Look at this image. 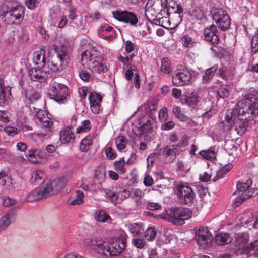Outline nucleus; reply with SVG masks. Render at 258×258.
<instances>
[{"label": "nucleus", "mask_w": 258, "mask_h": 258, "mask_svg": "<svg viewBox=\"0 0 258 258\" xmlns=\"http://www.w3.org/2000/svg\"><path fill=\"white\" fill-rule=\"evenodd\" d=\"M234 113V115H226L224 129L229 131L235 126L237 134L241 136L245 133L248 121L258 115V99L253 94H245L237 103Z\"/></svg>", "instance_id": "obj_1"}, {"label": "nucleus", "mask_w": 258, "mask_h": 258, "mask_svg": "<svg viewBox=\"0 0 258 258\" xmlns=\"http://www.w3.org/2000/svg\"><path fill=\"white\" fill-rule=\"evenodd\" d=\"M89 245L98 253L106 257H113L123 251L126 246V239L120 236L106 242L100 237H95L90 240Z\"/></svg>", "instance_id": "obj_2"}, {"label": "nucleus", "mask_w": 258, "mask_h": 258, "mask_svg": "<svg viewBox=\"0 0 258 258\" xmlns=\"http://www.w3.org/2000/svg\"><path fill=\"white\" fill-rule=\"evenodd\" d=\"M192 212L187 208L175 207L168 209L166 215L161 217L175 225H182L185 221L191 217Z\"/></svg>", "instance_id": "obj_3"}, {"label": "nucleus", "mask_w": 258, "mask_h": 258, "mask_svg": "<svg viewBox=\"0 0 258 258\" xmlns=\"http://www.w3.org/2000/svg\"><path fill=\"white\" fill-rule=\"evenodd\" d=\"M70 51L68 47L61 46L51 61L49 67L54 72H60L68 66L70 60Z\"/></svg>", "instance_id": "obj_4"}, {"label": "nucleus", "mask_w": 258, "mask_h": 258, "mask_svg": "<svg viewBox=\"0 0 258 258\" xmlns=\"http://www.w3.org/2000/svg\"><path fill=\"white\" fill-rule=\"evenodd\" d=\"M48 95L50 99L59 104L64 103L69 95L68 88L63 84L52 82L48 90Z\"/></svg>", "instance_id": "obj_5"}, {"label": "nucleus", "mask_w": 258, "mask_h": 258, "mask_svg": "<svg viewBox=\"0 0 258 258\" xmlns=\"http://www.w3.org/2000/svg\"><path fill=\"white\" fill-rule=\"evenodd\" d=\"M248 242V235L245 233H237L235 237V247L237 252L242 254H248L251 251L255 249L258 246V240L253 243L247 244Z\"/></svg>", "instance_id": "obj_6"}, {"label": "nucleus", "mask_w": 258, "mask_h": 258, "mask_svg": "<svg viewBox=\"0 0 258 258\" xmlns=\"http://www.w3.org/2000/svg\"><path fill=\"white\" fill-rule=\"evenodd\" d=\"M85 47L86 49L81 53V60L82 65L88 68L101 56L100 52L90 43L85 44Z\"/></svg>", "instance_id": "obj_7"}, {"label": "nucleus", "mask_w": 258, "mask_h": 258, "mask_svg": "<svg viewBox=\"0 0 258 258\" xmlns=\"http://www.w3.org/2000/svg\"><path fill=\"white\" fill-rule=\"evenodd\" d=\"M24 11V7L17 5L6 11L2 8L1 15L9 19L11 24H19L23 20Z\"/></svg>", "instance_id": "obj_8"}, {"label": "nucleus", "mask_w": 258, "mask_h": 258, "mask_svg": "<svg viewBox=\"0 0 258 258\" xmlns=\"http://www.w3.org/2000/svg\"><path fill=\"white\" fill-rule=\"evenodd\" d=\"M213 19L218 27L222 31L226 30L231 25V20L226 11L222 9H215L212 14Z\"/></svg>", "instance_id": "obj_9"}, {"label": "nucleus", "mask_w": 258, "mask_h": 258, "mask_svg": "<svg viewBox=\"0 0 258 258\" xmlns=\"http://www.w3.org/2000/svg\"><path fill=\"white\" fill-rule=\"evenodd\" d=\"M177 195L181 204H191L195 198V194L192 188L184 185L178 186Z\"/></svg>", "instance_id": "obj_10"}, {"label": "nucleus", "mask_w": 258, "mask_h": 258, "mask_svg": "<svg viewBox=\"0 0 258 258\" xmlns=\"http://www.w3.org/2000/svg\"><path fill=\"white\" fill-rule=\"evenodd\" d=\"M112 15L115 19L131 25L135 26L138 22L136 15L132 12L116 11L113 12Z\"/></svg>", "instance_id": "obj_11"}, {"label": "nucleus", "mask_w": 258, "mask_h": 258, "mask_svg": "<svg viewBox=\"0 0 258 258\" xmlns=\"http://www.w3.org/2000/svg\"><path fill=\"white\" fill-rule=\"evenodd\" d=\"M191 79V74L187 69L180 70L172 77L173 84L177 86H184L188 84Z\"/></svg>", "instance_id": "obj_12"}, {"label": "nucleus", "mask_w": 258, "mask_h": 258, "mask_svg": "<svg viewBox=\"0 0 258 258\" xmlns=\"http://www.w3.org/2000/svg\"><path fill=\"white\" fill-rule=\"evenodd\" d=\"M196 239L199 245L207 247L210 245L213 237L207 228L201 227L197 232Z\"/></svg>", "instance_id": "obj_13"}, {"label": "nucleus", "mask_w": 258, "mask_h": 258, "mask_svg": "<svg viewBox=\"0 0 258 258\" xmlns=\"http://www.w3.org/2000/svg\"><path fill=\"white\" fill-rule=\"evenodd\" d=\"M154 124V121L153 120H148L140 126H135L133 129V131L137 136L141 137L145 134V140L150 141L151 137L146 134L152 133L153 130Z\"/></svg>", "instance_id": "obj_14"}, {"label": "nucleus", "mask_w": 258, "mask_h": 258, "mask_svg": "<svg viewBox=\"0 0 258 258\" xmlns=\"http://www.w3.org/2000/svg\"><path fill=\"white\" fill-rule=\"evenodd\" d=\"M109 68V66L107 61L101 57L100 59L91 64V66L89 67L88 69L94 74L104 75V74H107Z\"/></svg>", "instance_id": "obj_15"}, {"label": "nucleus", "mask_w": 258, "mask_h": 258, "mask_svg": "<svg viewBox=\"0 0 258 258\" xmlns=\"http://www.w3.org/2000/svg\"><path fill=\"white\" fill-rule=\"evenodd\" d=\"M52 189L49 186H45L43 189H36L32 191L27 196V201L32 202L51 196Z\"/></svg>", "instance_id": "obj_16"}, {"label": "nucleus", "mask_w": 258, "mask_h": 258, "mask_svg": "<svg viewBox=\"0 0 258 258\" xmlns=\"http://www.w3.org/2000/svg\"><path fill=\"white\" fill-rule=\"evenodd\" d=\"M90 104V109L94 114L99 113L101 108V103L102 101V96L95 92H91L89 96Z\"/></svg>", "instance_id": "obj_17"}, {"label": "nucleus", "mask_w": 258, "mask_h": 258, "mask_svg": "<svg viewBox=\"0 0 258 258\" xmlns=\"http://www.w3.org/2000/svg\"><path fill=\"white\" fill-rule=\"evenodd\" d=\"M217 27L214 25H211L205 28L204 30L205 39L212 44H217L219 41L217 34Z\"/></svg>", "instance_id": "obj_18"}, {"label": "nucleus", "mask_w": 258, "mask_h": 258, "mask_svg": "<svg viewBox=\"0 0 258 258\" xmlns=\"http://www.w3.org/2000/svg\"><path fill=\"white\" fill-rule=\"evenodd\" d=\"M252 185V180L250 179L246 180L245 182L243 181L239 182L237 184V188L239 192V194L241 195H251V197L257 194L256 191L254 192V190L252 188H250V186Z\"/></svg>", "instance_id": "obj_19"}, {"label": "nucleus", "mask_w": 258, "mask_h": 258, "mask_svg": "<svg viewBox=\"0 0 258 258\" xmlns=\"http://www.w3.org/2000/svg\"><path fill=\"white\" fill-rule=\"evenodd\" d=\"M177 153L178 152L176 148L170 146H166L157 151L158 155L166 158L168 157L171 161H173L176 159Z\"/></svg>", "instance_id": "obj_20"}, {"label": "nucleus", "mask_w": 258, "mask_h": 258, "mask_svg": "<svg viewBox=\"0 0 258 258\" xmlns=\"http://www.w3.org/2000/svg\"><path fill=\"white\" fill-rule=\"evenodd\" d=\"M65 186V178L62 177L53 180L50 183H47L45 186H49L51 187L52 189L51 196H52L64 188Z\"/></svg>", "instance_id": "obj_21"}, {"label": "nucleus", "mask_w": 258, "mask_h": 258, "mask_svg": "<svg viewBox=\"0 0 258 258\" xmlns=\"http://www.w3.org/2000/svg\"><path fill=\"white\" fill-rule=\"evenodd\" d=\"M11 95V89L5 87L3 81L0 79V105L7 103Z\"/></svg>", "instance_id": "obj_22"}, {"label": "nucleus", "mask_w": 258, "mask_h": 258, "mask_svg": "<svg viewBox=\"0 0 258 258\" xmlns=\"http://www.w3.org/2000/svg\"><path fill=\"white\" fill-rule=\"evenodd\" d=\"M59 139L62 143H73L75 136L69 127L62 130L59 133Z\"/></svg>", "instance_id": "obj_23"}, {"label": "nucleus", "mask_w": 258, "mask_h": 258, "mask_svg": "<svg viewBox=\"0 0 258 258\" xmlns=\"http://www.w3.org/2000/svg\"><path fill=\"white\" fill-rule=\"evenodd\" d=\"M29 74L32 80L35 81L41 82L44 78L45 73L41 68H32L29 70Z\"/></svg>", "instance_id": "obj_24"}, {"label": "nucleus", "mask_w": 258, "mask_h": 258, "mask_svg": "<svg viewBox=\"0 0 258 258\" xmlns=\"http://www.w3.org/2000/svg\"><path fill=\"white\" fill-rule=\"evenodd\" d=\"M45 179V173L41 170L34 171L31 175L30 181L34 185H39L44 182Z\"/></svg>", "instance_id": "obj_25"}, {"label": "nucleus", "mask_w": 258, "mask_h": 258, "mask_svg": "<svg viewBox=\"0 0 258 258\" xmlns=\"http://www.w3.org/2000/svg\"><path fill=\"white\" fill-rule=\"evenodd\" d=\"M106 178L105 167L104 166H99L95 170L94 179L98 183L103 182Z\"/></svg>", "instance_id": "obj_26"}, {"label": "nucleus", "mask_w": 258, "mask_h": 258, "mask_svg": "<svg viewBox=\"0 0 258 258\" xmlns=\"http://www.w3.org/2000/svg\"><path fill=\"white\" fill-rule=\"evenodd\" d=\"M231 236L228 233H221L215 236V241L217 244L220 245L229 244L231 242Z\"/></svg>", "instance_id": "obj_27"}, {"label": "nucleus", "mask_w": 258, "mask_h": 258, "mask_svg": "<svg viewBox=\"0 0 258 258\" xmlns=\"http://www.w3.org/2000/svg\"><path fill=\"white\" fill-rule=\"evenodd\" d=\"M181 101L182 104H186L189 107L195 108L199 102V96L193 95L190 96H185L184 98H182Z\"/></svg>", "instance_id": "obj_28"}, {"label": "nucleus", "mask_w": 258, "mask_h": 258, "mask_svg": "<svg viewBox=\"0 0 258 258\" xmlns=\"http://www.w3.org/2000/svg\"><path fill=\"white\" fill-rule=\"evenodd\" d=\"M0 184L7 185L9 188H15V181L13 179L8 176L5 173H0Z\"/></svg>", "instance_id": "obj_29"}, {"label": "nucleus", "mask_w": 258, "mask_h": 258, "mask_svg": "<svg viewBox=\"0 0 258 258\" xmlns=\"http://www.w3.org/2000/svg\"><path fill=\"white\" fill-rule=\"evenodd\" d=\"M218 69V65L215 64L212 67L207 69L203 76L202 82L204 83H208L213 78L216 71Z\"/></svg>", "instance_id": "obj_30"}, {"label": "nucleus", "mask_w": 258, "mask_h": 258, "mask_svg": "<svg viewBox=\"0 0 258 258\" xmlns=\"http://www.w3.org/2000/svg\"><path fill=\"white\" fill-rule=\"evenodd\" d=\"M93 143V138L90 135L87 136L84 138L80 145V149L83 152L88 151L91 145Z\"/></svg>", "instance_id": "obj_31"}, {"label": "nucleus", "mask_w": 258, "mask_h": 258, "mask_svg": "<svg viewBox=\"0 0 258 258\" xmlns=\"http://www.w3.org/2000/svg\"><path fill=\"white\" fill-rule=\"evenodd\" d=\"M13 215L12 213H7L0 219V231L6 229L12 222Z\"/></svg>", "instance_id": "obj_32"}, {"label": "nucleus", "mask_w": 258, "mask_h": 258, "mask_svg": "<svg viewBox=\"0 0 258 258\" xmlns=\"http://www.w3.org/2000/svg\"><path fill=\"white\" fill-rule=\"evenodd\" d=\"M25 96L28 98L29 102L27 103L31 104L35 101L40 97V95L34 89H27L25 91Z\"/></svg>", "instance_id": "obj_33"}, {"label": "nucleus", "mask_w": 258, "mask_h": 258, "mask_svg": "<svg viewBox=\"0 0 258 258\" xmlns=\"http://www.w3.org/2000/svg\"><path fill=\"white\" fill-rule=\"evenodd\" d=\"M105 197L109 201L114 204L120 203L118 195L110 190L106 189L105 190Z\"/></svg>", "instance_id": "obj_34"}, {"label": "nucleus", "mask_w": 258, "mask_h": 258, "mask_svg": "<svg viewBox=\"0 0 258 258\" xmlns=\"http://www.w3.org/2000/svg\"><path fill=\"white\" fill-rule=\"evenodd\" d=\"M42 51V49L41 50ZM34 61L36 64L38 65V68H42L45 64V57L42 52H35L34 56Z\"/></svg>", "instance_id": "obj_35"}, {"label": "nucleus", "mask_w": 258, "mask_h": 258, "mask_svg": "<svg viewBox=\"0 0 258 258\" xmlns=\"http://www.w3.org/2000/svg\"><path fill=\"white\" fill-rule=\"evenodd\" d=\"M172 111L178 119L182 122H187L189 120V118L185 114L181 113V109L180 107L174 106L172 108Z\"/></svg>", "instance_id": "obj_36"}, {"label": "nucleus", "mask_w": 258, "mask_h": 258, "mask_svg": "<svg viewBox=\"0 0 258 258\" xmlns=\"http://www.w3.org/2000/svg\"><path fill=\"white\" fill-rule=\"evenodd\" d=\"M10 121V113L8 111H0V131L6 126Z\"/></svg>", "instance_id": "obj_37"}, {"label": "nucleus", "mask_w": 258, "mask_h": 258, "mask_svg": "<svg viewBox=\"0 0 258 258\" xmlns=\"http://www.w3.org/2000/svg\"><path fill=\"white\" fill-rule=\"evenodd\" d=\"M232 165L227 164L220 169L216 174V176L215 179H213L214 181L222 178L224 175L227 174L232 169Z\"/></svg>", "instance_id": "obj_38"}, {"label": "nucleus", "mask_w": 258, "mask_h": 258, "mask_svg": "<svg viewBox=\"0 0 258 258\" xmlns=\"http://www.w3.org/2000/svg\"><path fill=\"white\" fill-rule=\"evenodd\" d=\"M91 128V122L89 120H85L81 123V125L79 126L77 129L76 133L80 134L81 133L87 132L90 130Z\"/></svg>", "instance_id": "obj_39"}, {"label": "nucleus", "mask_w": 258, "mask_h": 258, "mask_svg": "<svg viewBox=\"0 0 258 258\" xmlns=\"http://www.w3.org/2000/svg\"><path fill=\"white\" fill-rule=\"evenodd\" d=\"M160 70L162 73L165 74L170 73L171 71V62L168 58L164 57L162 59Z\"/></svg>", "instance_id": "obj_40"}, {"label": "nucleus", "mask_w": 258, "mask_h": 258, "mask_svg": "<svg viewBox=\"0 0 258 258\" xmlns=\"http://www.w3.org/2000/svg\"><path fill=\"white\" fill-rule=\"evenodd\" d=\"M127 140L125 137L119 136L116 139L115 144L118 150L122 151L126 147Z\"/></svg>", "instance_id": "obj_41"}, {"label": "nucleus", "mask_w": 258, "mask_h": 258, "mask_svg": "<svg viewBox=\"0 0 258 258\" xmlns=\"http://www.w3.org/2000/svg\"><path fill=\"white\" fill-rule=\"evenodd\" d=\"M128 228L130 232L135 235H140L143 231L142 225L136 223L130 224Z\"/></svg>", "instance_id": "obj_42"}, {"label": "nucleus", "mask_w": 258, "mask_h": 258, "mask_svg": "<svg viewBox=\"0 0 258 258\" xmlns=\"http://www.w3.org/2000/svg\"><path fill=\"white\" fill-rule=\"evenodd\" d=\"M115 170L120 173L121 174H124L126 172V170L124 168L125 161L124 159H120L119 161H116L114 163Z\"/></svg>", "instance_id": "obj_43"}, {"label": "nucleus", "mask_w": 258, "mask_h": 258, "mask_svg": "<svg viewBox=\"0 0 258 258\" xmlns=\"http://www.w3.org/2000/svg\"><path fill=\"white\" fill-rule=\"evenodd\" d=\"M157 103L155 101H150L147 103L146 105L142 106L141 107H144V110L147 113L152 111H155L157 108Z\"/></svg>", "instance_id": "obj_44"}, {"label": "nucleus", "mask_w": 258, "mask_h": 258, "mask_svg": "<svg viewBox=\"0 0 258 258\" xmlns=\"http://www.w3.org/2000/svg\"><path fill=\"white\" fill-rule=\"evenodd\" d=\"M84 195L82 190H78L77 191L76 197L75 199L72 200L71 202V204L74 205H80L84 202Z\"/></svg>", "instance_id": "obj_45"}, {"label": "nucleus", "mask_w": 258, "mask_h": 258, "mask_svg": "<svg viewBox=\"0 0 258 258\" xmlns=\"http://www.w3.org/2000/svg\"><path fill=\"white\" fill-rule=\"evenodd\" d=\"M131 243L133 246L139 249L143 248L146 245V242L141 238H133L132 239Z\"/></svg>", "instance_id": "obj_46"}, {"label": "nucleus", "mask_w": 258, "mask_h": 258, "mask_svg": "<svg viewBox=\"0 0 258 258\" xmlns=\"http://www.w3.org/2000/svg\"><path fill=\"white\" fill-rule=\"evenodd\" d=\"M144 236L148 240L151 241L154 240L156 236V231L155 229L153 228H148L144 232Z\"/></svg>", "instance_id": "obj_47"}, {"label": "nucleus", "mask_w": 258, "mask_h": 258, "mask_svg": "<svg viewBox=\"0 0 258 258\" xmlns=\"http://www.w3.org/2000/svg\"><path fill=\"white\" fill-rule=\"evenodd\" d=\"M48 115L47 113V114L42 118V119L40 120V122L43 127L50 128V127L52 126L53 122Z\"/></svg>", "instance_id": "obj_48"}, {"label": "nucleus", "mask_w": 258, "mask_h": 258, "mask_svg": "<svg viewBox=\"0 0 258 258\" xmlns=\"http://www.w3.org/2000/svg\"><path fill=\"white\" fill-rule=\"evenodd\" d=\"M251 52L256 54L258 52V34L253 36L251 42Z\"/></svg>", "instance_id": "obj_49"}, {"label": "nucleus", "mask_w": 258, "mask_h": 258, "mask_svg": "<svg viewBox=\"0 0 258 258\" xmlns=\"http://www.w3.org/2000/svg\"><path fill=\"white\" fill-rule=\"evenodd\" d=\"M39 153V152L37 149H32L29 151L27 157L30 162L36 163L37 162L36 156L38 155Z\"/></svg>", "instance_id": "obj_50"}, {"label": "nucleus", "mask_w": 258, "mask_h": 258, "mask_svg": "<svg viewBox=\"0 0 258 258\" xmlns=\"http://www.w3.org/2000/svg\"><path fill=\"white\" fill-rule=\"evenodd\" d=\"M187 136H183L179 142L176 144L172 145V147H175L178 152H180L181 147H185L187 144Z\"/></svg>", "instance_id": "obj_51"}, {"label": "nucleus", "mask_w": 258, "mask_h": 258, "mask_svg": "<svg viewBox=\"0 0 258 258\" xmlns=\"http://www.w3.org/2000/svg\"><path fill=\"white\" fill-rule=\"evenodd\" d=\"M110 219H111L110 216L104 210L99 211L96 217L97 220L101 222H105Z\"/></svg>", "instance_id": "obj_52"}, {"label": "nucleus", "mask_w": 258, "mask_h": 258, "mask_svg": "<svg viewBox=\"0 0 258 258\" xmlns=\"http://www.w3.org/2000/svg\"><path fill=\"white\" fill-rule=\"evenodd\" d=\"M218 96L222 98L228 97L229 96V90L226 86H221L218 88L217 91Z\"/></svg>", "instance_id": "obj_53"}, {"label": "nucleus", "mask_w": 258, "mask_h": 258, "mask_svg": "<svg viewBox=\"0 0 258 258\" xmlns=\"http://www.w3.org/2000/svg\"><path fill=\"white\" fill-rule=\"evenodd\" d=\"M251 197V195H241L239 194V195L235 199L234 204L235 206H239L242 202L245 201L246 200Z\"/></svg>", "instance_id": "obj_54"}, {"label": "nucleus", "mask_w": 258, "mask_h": 258, "mask_svg": "<svg viewBox=\"0 0 258 258\" xmlns=\"http://www.w3.org/2000/svg\"><path fill=\"white\" fill-rule=\"evenodd\" d=\"M159 119L162 122H164L168 119L167 109L163 107L160 109L158 113Z\"/></svg>", "instance_id": "obj_55"}, {"label": "nucleus", "mask_w": 258, "mask_h": 258, "mask_svg": "<svg viewBox=\"0 0 258 258\" xmlns=\"http://www.w3.org/2000/svg\"><path fill=\"white\" fill-rule=\"evenodd\" d=\"M119 203H121L124 200L128 198L131 196V192L128 189H124L118 194Z\"/></svg>", "instance_id": "obj_56"}, {"label": "nucleus", "mask_w": 258, "mask_h": 258, "mask_svg": "<svg viewBox=\"0 0 258 258\" xmlns=\"http://www.w3.org/2000/svg\"><path fill=\"white\" fill-rule=\"evenodd\" d=\"M143 195V192L140 189L136 188L132 190L131 197L132 199H135L136 201L140 200Z\"/></svg>", "instance_id": "obj_57"}, {"label": "nucleus", "mask_w": 258, "mask_h": 258, "mask_svg": "<svg viewBox=\"0 0 258 258\" xmlns=\"http://www.w3.org/2000/svg\"><path fill=\"white\" fill-rule=\"evenodd\" d=\"M33 111L39 121L42 119V118L47 114V112L45 110L39 109L35 107L33 108Z\"/></svg>", "instance_id": "obj_58"}, {"label": "nucleus", "mask_w": 258, "mask_h": 258, "mask_svg": "<svg viewBox=\"0 0 258 258\" xmlns=\"http://www.w3.org/2000/svg\"><path fill=\"white\" fill-rule=\"evenodd\" d=\"M124 49L127 53H131L134 51L136 49L135 44L130 40H127L125 42Z\"/></svg>", "instance_id": "obj_59"}, {"label": "nucleus", "mask_w": 258, "mask_h": 258, "mask_svg": "<svg viewBox=\"0 0 258 258\" xmlns=\"http://www.w3.org/2000/svg\"><path fill=\"white\" fill-rule=\"evenodd\" d=\"M3 129H4L5 133L9 136H13L18 133L17 128L14 127L5 126Z\"/></svg>", "instance_id": "obj_60"}, {"label": "nucleus", "mask_w": 258, "mask_h": 258, "mask_svg": "<svg viewBox=\"0 0 258 258\" xmlns=\"http://www.w3.org/2000/svg\"><path fill=\"white\" fill-rule=\"evenodd\" d=\"M182 43L186 47H191L193 46L191 37L187 36L183 37L182 38Z\"/></svg>", "instance_id": "obj_61"}, {"label": "nucleus", "mask_w": 258, "mask_h": 258, "mask_svg": "<svg viewBox=\"0 0 258 258\" xmlns=\"http://www.w3.org/2000/svg\"><path fill=\"white\" fill-rule=\"evenodd\" d=\"M199 153L204 158L207 160L212 159L214 155V152L209 150H202Z\"/></svg>", "instance_id": "obj_62"}, {"label": "nucleus", "mask_w": 258, "mask_h": 258, "mask_svg": "<svg viewBox=\"0 0 258 258\" xmlns=\"http://www.w3.org/2000/svg\"><path fill=\"white\" fill-rule=\"evenodd\" d=\"M105 154L108 159L113 160L116 158V153L113 152L111 147H107L105 149Z\"/></svg>", "instance_id": "obj_63"}, {"label": "nucleus", "mask_w": 258, "mask_h": 258, "mask_svg": "<svg viewBox=\"0 0 258 258\" xmlns=\"http://www.w3.org/2000/svg\"><path fill=\"white\" fill-rule=\"evenodd\" d=\"M175 123L174 121L170 120L167 122L163 123L161 126L162 130L168 131L173 129L175 126Z\"/></svg>", "instance_id": "obj_64"}]
</instances>
